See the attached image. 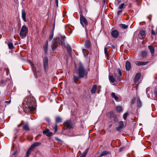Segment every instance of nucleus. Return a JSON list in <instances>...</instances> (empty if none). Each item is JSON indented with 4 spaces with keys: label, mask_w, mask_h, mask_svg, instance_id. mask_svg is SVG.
I'll return each mask as SVG.
<instances>
[{
    "label": "nucleus",
    "mask_w": 157,
    "mask_h": 157,
    "mask_svg": "<svg viewBox=\"0 0 157 157\" xmlns=\"http://www.w3.org/2000/svg\"><path fill=\"white\" fill-rule=\"evenodd\" d=\"M80 78H82L80 77L79 75H78V76H76L75 75L73 76V79L74 80V82L77 83V82L78 81L79 79Z\"/></svg>",
    "instance_id": "c85d7f7f"
},
{
    "label": "nucleus",
    "mask_w": 157,
    "mask_h": 157,
    "mask_svg": "<svg viewBox=\"0 0 157 157\" xmlns=\"http://www.w3.org/2000/svg\"><path fill=\"white\" fill-rule=\"evenodd\" d=\"M56 129H57V127H56Z\"/></svg>",
    "instance_id": "052dcab7"
},
{
    "label": "nucleus",
    "mask_w": 157,
    "mask_h": 157,
    "mask_svg": "<svg viewBox=\"0 0 157 157\" xmlns=\"http://www.w3.org/2000/svg\"><path fill=\"white\" fill-rule=\"evenodd\" d=\"M137 105L138 107H140L142 105V103L139 98H137Z\"/></svg>",
    "instance_id": "c756f323"
},
{
    "label": "nucleus",
    "mask_w": 157,
    "mask_h": 157,
    "mask_svg": "<svg viewBox=\"0 0 157 157\" xmlns=\"http://www.w3.org/2000/svg\"><path fill=\"white\" fill-rule=\"evenodd\" d=\"M141 77V74L140 73L137 74L135 78V83L138 82V81L140 78Z\"/></svg>",
    "instance_id": "412c9836"
},
{
    "label": "nucleus",
    "mask_w": 157,
    "mask_h": 157,
    "mask_svg": "<svg viewBox=\"0 0 157 157\" xmlns=\"http://www.w3.org/2000/svg\"><path fill=\"white\" fill-rule=\"evenodd\" d=\"M89 148H87L85 150V151L82 153V154L80 157H85L88 151Z\"/></svg>",
    "instance_id": "bb28decb"
},
{
    "label": "nucleus",
    "mask_w": 157,
    "mask_h": 157,
    "mask_svg": "<svg viewBox=\"0 0 157 157\" xmlns=\"http://www.w3.org/2000/svg\"><path fill=\"white\" fill-rule=\"evenodd\" d=\"M11 101L10 100H9L8 101H5V103H6L10 104L11 103Z\"/></svg>",
    "instance_id": "09e8293b"
},
{
    "label": "nucleus",
    "mask_w": 157,
    "mask_h": 157,
    "mask_svg": "<svg viewBox=\"0 0 157 157\" xmlns=\"http://www.w3.org/2000/svg\"><path fill=\"white\" fill-rule=\"evenodd\" d=\"M65 37L64 36H63L62 35L59 36L58 37L59 44L60 45H61V46L63 47L65 46V43L64 42Z\"/></svg>",
    "instance_id": "423d86ee"
},
{
    "label": "nucleus",
    "mask_w": 157,
    "mask_h": 157,
    "mask_svg": "<svg viewBox=\"0 0 157 157\" xmlns=\"http://www.w3.org/2000/svg\"><path fill=\"white\" fill-rule=\"evenodd\" d=\"M24 122L23 121H22L21 122V124H18L17 125V127H20L22 125L24 124Z\"/></svg>",
    "instance_id": "37998d69"
},
{
    "label": "nucleus",
    "mask_w": 157,
    "mask_h": 157,
    "mask_svg": "<svg viewBox=\"0 0 157 157\" xmlns=\"http://www.w3.org/2000/svg\"><path fill=\"white\" fill-rule=\"evenodd\" d=\"M148 48L149 50H150V52L153 55L155 51V49L151 45H149L148 46Z\"/></svg>",
    "instance_id": "b1692460"
},
{
    "label": "nucleus",
    "mask_w": 157,
    "mask_h": 157,
    "mask_svg": "<svg viewBox=\"0 0 157 157\" xmlns=\"http://www.w3.org/2000/svg\"><path fill=\"white\" fill-rule=\"evenodd\" d=\"M117 75V74L116 73V74H114V76H115V77H116V76Z\"/></svg>",
    "instance_id": "13d9d810"
},
{
    "label": "nucleus",
    "mask_w": 157,
    "mask_h": 157,
    "mask_svg": "<svg viewBox=\"0 0 157 157\" xmlns=\"http://www.w3.org/2000/svg\"><path fill=\"white\" fill-rule=\"evenodd\" d=\"M33 66H34V65L33 64H32V67L33 71L34 72V75H35L36 70H35V69L34 68V67H33Z\"/></svg>",
    "instance_id": "c03bdc74"
},
{
    "label": "nucleus",
    "mask_w": 157,
    "mask_h": 157,
    "mask_svg": "<svg viewBox=\"0 0 157 157\" xmlns=\"http://www.w3.org/2000/svg\"><path fill=\"white\" fill-rule=\"evenodd\" d=\"M111 35L113 37L116 38L118 36L119 33L117 30H115L112 31Z\"/></svg>",
    "instance_id": "ddd939ff"
},
{
    "label": "nucleus",
    "mask_w": 157,
    "mask_h": 157,
    "mask_svg": "<svg viewBox=\"0 0 157 157\" xmlns=\"http://www.w3.org/2000/svg\"><path fill=\"white\" fill-rule=\"evenodd\" d=\"M117 110L118 112H121L122 110L121 107L120 106H117Z\"/></svg>",
    "instance_id": "4c0bfd02"
},
{
    "label": "nucleus",
    "mask_w": 157,
    "mask_h": 157,
    "mask_svg": "<svg viewBox=\"0 0 157 157\" xmlns=\"http://www.w3.org/2000/svg\"><path fill=\"white\" fill-rule=\"evenodd\" d=\"M23 104L24 106L23 107L24 108L25 107V106L29 105H34V98L33 97L26 98L24 101Z\"/></svg>",
    "instance_id": "f03ea898"
},
{
    "label": "nucleus",
    "mask_w": 157,
    "mask_h": 157,
    "mask_svg": "<svg viewBox=\"0 0 157 157\" xmlns=\"http://www.w3.org/2000/svg\"><path fill=\"white\" fill-rule=\"evenodd\" d=\"M154 92L155 95L157 96V89H155Z\"/></svg>",
    "instance_id": "8fccbe9b"
},
{
    "label": "nucleus",
    "mask_w": 157,
    "mask_h": 157,
    "mask_svg": "<svg viewBox=\"0 0 157 157\" xmlns=\"http://www.w3.org/2000/svg\"><path fill=\"white\" fill-rule=\"evenodd\" d=\"M28 31V29L26 25H24L21 28L19 35L21 37L25 38L26 36Z\"/></svg>",
    "instance_id": "7ed1b4c3"
},
{
    "label": "nucleus",
    "mask_w": 157,
    "mask_h": 157,
    "mask_svg": "<svg viewBox=\"0 0 157 157\" xmlns=\"http://www.w3.org/2000/svg\"><path fill=\"white\" fill-rule=\"evenodd\" d=\"M128 115V113H126L124 114L123 117L124 119V120H126V119L127 118V117Z\"/></svg>",
    "instance_id": "a19ab883"
},
{
    "label": "nucleus",
    "mask_w": 157,
    "mask_h": 157,
    "mask_svg": "<svg viewBox=\"0 0 157 157\" xmlns=\"http://www.w3.org/2000/svg\"><path fill=\"white\" fill-rule=\"evenodd\" d=\"M61 121L62 119L60 117H56V123H59L61 122Z\"/></svg>",
    "instance_id": "c9c22d12"
},
{
    "label": "nucleus",
    "mask_w": 157,
    "mask_h": 157,
    "mask_svg": "<svg viewBox=\"0 0 157 157\" xmlns=\"http://www.w3.org/2000/svg\"><path fill=\"white\" fill-rule=\"evenodd\" d=\"M48 46V41L47 40L46 41L45 44L43 47V49L44 50V52L45 54H47V53Z\"/></svg>",
    "instance_id": "a211bd4d"
},
{
    "label": "nucleus",
    "mask_w": 157,
    "mask_h": 157,
    "mask_svg": "<svg viewBox=\"0 0 157 157\" xmlns=\"http://www.w3.org/2000/svg\"><path fill=\"white\" fill-rule=\"evenodd\" d=\"M53 32H52V33L50 34V36L49 37V39L50 40H51L53 38Z\"/></svg>",
    "instance_id": "58836bf2"
},
{
    "label": "nucleus",
    "mask_w": 157,
    "mask_h": 157,
    "mask_svg": "<svg viewBox=\"0 0 157 157\" xmlns=\"http://www.w3.org/2000/svg\"><path fill=\"white\" fill-rule=\"evenodd\" d=\"M52 44H53L54 43H57V42L56 41V40L55 39V38H54L53 40H52Z\"/></svg>",
    "instance_id": "a18cd8bd"
},
{
    "label": "nucleus",
    "mask_w": 157,
    "mask_h": 157,
    "mask_svg": "<svg viewBox=\"0 0 157 157\" xmlns=\"http://www.w3.org/2000/svg\"><path fill=\"white\" fill-rule=\"evenodd\" d=\"M85 46L86 48H89L90 46V42L89 41H86L85 43Z\"/></svg>",
    "instance_id": "72a5a7b5"
},
{
    "label": "nucleus",
    "mask_w": 157,
    "mask_h": 157,
    "mask_svg": "<svg viewBox=\"0 0 157 157\" xmlns=\"http://www.w3.org/2000/svg\"><path fill=\"white\" fill-rule=\"evenodd\" d=\"M23 128L25 130L27 131L29 130L30 128L28 123H26L24 125L23 127Z\"/></svg>",
    "instance_id": "6ab92c4d"
},
{
    "label": "nucleus",
    "mask_w": 157,
    "mask_h": 157,
    "mask_svg": "<svg viewBox=\"0 0 157 157\" xmlns=\"http://www.w3.org/2000/svg\"><path fill=\"white\" fill-rule=\"evenodd\" d=\"M33 149L30 147L29 148L28 150L26 153V157H29V155L31 153L32 151L33 150Z\"/></svg>",
    "instance_id": "393cba45"
},
{
    "label": "nucleus",
    "mask_w": 157,
    "mask_h": 157,
    "mask_svg": "<svg viewBox=\"0 0 157 157\" xmlns=\"http://www.w3.org/2000/svg\"><path fill=\"white\" fill-rule=\"evenodd\" d=\"M120 26L121 28L123 29H125L128 28V25L124 24H121L120 25Z\"/></svg>",
    "instance_id": "473e14b6"
},
{
    "label": "nucleus",
    "mask_w": 157,
    "mask_h": 157,
    "mask_svg": "<svg viewBox=\"0 0 157 157\" xmlns=\"http://www.w3.org/2000/svg\"><path fill=\"white\" fill-rule=\"evenodd\" d=\"M140 54L141 56L143 57H146L147 55V52L146 51H142Z\"/></svg>",
    "instance_id": "2f4dec72"
},
{
    "label": "nucleus",
    "mask_w": 157,
    "mask_h": 157,
    "mask_svg": "<svg viewBox=\"0 0 157 157\" xmlns=\"http://www.w3.org/2000/svg\"><path fill=\"white\" fill-rule=\"evenodd\" d=\"M97 88V86L96 85H94L93 86L92 89L91 90V92L92 93L94 94L95 93L96 90V89Z\"/></svg>",
    "instance_id": "cd10ccee"
},
{
    "label": "nucleus",
    "mask_w": 157,
    "mask_h": 157,
    "mask_svg": "<svg viewBox=\"0 0 157 157\" xmlns=\"http://www.w3.org/2000/svg\"><path fill=\"white\" fill-rule=\"evenodd\" d=\"M41 144V143L39 142H36L32 144L30 147L32 149H33L35 147L38 146H39Z\"/></svg>",
    "instance_id": "dca6fc26"
},
{
    "label": "nucleus",
    "mask_w": 157,
    "mask_h": 157,
    "mask_svg": "<svg viewBox=\"0 0 157 157\" xmlns=\"http://www.w3.org/2000/svg\"><path fill=\"white\" fill-rule=\"evenodd\" d=\"M146 36L145 31L142 30L140 31L139 35V37L140 39H143Z\"/></svg>",
    "instance_id": "9b49d317"
},
{
    "label": "nucleus",
    "mask_w": 157,
    "mask_h": 157,
    "mask_svg": "<svg viewBox=\"0 0 157 157\" xmlns=\"http://www.w3.org/2000/svg\"><path fill=\"white\" fill-rule=\"evenodd\" d=\"M110 154L109 151H103L100 155H99L98 157H102L103 156L106 155L108 154Z\"/></svg>",
    "instance_id": "f3484780"
},
{
    "label": "nucleus",
    "mask_w": 157,
    "mask_h": 157,
    "mask_svg": "<svg viewBox=\"0 0 157 157\" xmlns=\"http://www.w3.org/2000/svg\"><path fill=\"white\" fill-rule=\"evenodd\" d=\"M43 133L44 134H45L48 137L51 136L52 135V132H49V130L48 129H46L43 132Z\"/></svg>",
    "instance_id": "1a4fd4ad"
},
{
    "label": "nucleus",
    "mask_w": 157,
    "mask_h": 157,
    "mask_svg": "<svg viewBox=\"0 0 157 157\" xmlns=\"http://www.w3.org/2000/svg\"><path fill=\"white\" fill-rule=\"evenodd\" d=\"M135 102V100L134 99H133V100H132V101H131V103L132 104H134Z\"/></svg>",
    "instance_id": "864d4df0"
},
{
    "label": "nucleus",
    "mask_w": 157,
    "mask_h": 157,
    "mask_svg": "<svg viewBox=\"0 0 157 157\" xmlns=\"http://www.w3.org/2000/svg\"><path fill=\"white\" fill-rule=\"evenodd\" d=\"M67 52L69 53H71L72 51V49L71 47L68 45L67 46Z\"/></svg>",
    "instance_id": "f704fd0d"
},
{
    "label": "nucleus",
    "mask_w": 157,
    "mask_h": 157,
    "mask_svg": "<svg viewBox=\"0 0 157 157\" xmlns=\"http://www.w3.org/2000/svg\"><path fill=\"white\" fill-rule=\"evenodd\" d=\"M34 105H29L27 106H25V108L28 107L30 110L31 111H33L35 109V107L34 106Z\"/></svg>",
    "instance_id": "aec40b11"
},
{
    "label": "nucleus",
    "mask_w": 157,
    "mask_h": 157,
    "mask_svg": "<svg viewBox=\"0 0 157 157\" xmlns=\"http://www.w3.org/2000/svg\"><path fill=\"white\" fill-rule=\"evenodd\" d=\"M107 116L110 119L113 118L115 122H117L118 121V119L117 117V115L114 113L113 111H111L110 112L108 113Z\"/></svg>",
    "instance_id": "39448f33"
},
{
    "label": "nucleus",
    "mask_w": 157,
    "mask_h": 157,
    "mask_svg": "<svg viewBox=\"0 0 157 157\" xmlns=\"http://www.w3.org/2000/svg\"><path fill=\"white\" fill-rule=\"evenodd\" d=\"M103 2H104L105 3V0H103Z\"/></svg>",
    "instance_id": "bf43d9fd"
},
{
    "label": "nucleus",
    "mask_w": 157,
    "mask_h": 157,
    "mask_svg": "<svg viewBox=\"0 0 157 157\" xmlns=\"http://www.w3.org/2000/svg\"><path fill=\"white\" fill-rule=\"evenodd\" d=\"M117 80L120 81V76H118L117 78Z\"/></svg>",
    "instance_id": "603ef678"
},
{
    "label": "nucleus",
    "mask_w": 157,
    "mask_h": 157,
    "mask_svg": "<svg viewBox=\"0 0 157 157\" xmlns=\"http://www.w3.org/2000/svg\"><path fill=\"white\" fill-rule=\"evenodd\" d=\"M122 12V10H118L117 12V14L118 15V16H119L120 14L121 13V12Z\"/></svg>",
    "instance_id": "de8ad7c7"
},
{
    "label": "nucleus",
    "mask_w": 157,
    "mask_h": 157,
    "mask_svg": "<svg viewBox=\"0 0 157 157\" xmlns=\"http://www.w3.org/2000/svg\"><path fill=\"white\" fill-rule=\"evenodd\" d=\"M1 82H2V83H3L4 84H5V83L3 81H2Z\"/></svg>",
    "instance_id": "6e6d98bb"
},
{
    "label": "nucleus",
    "mask_w": 157,
    "mask_h": 157,
    "mask_svg": "<svg viewBox=\"0 0 157 157\" xmlns=\"http://www.w3.org/2000/svg\"><path fill=\"white\" fill-rule=\"evenodd\" d=\"M147 63L148 62H145L139 61H137L135 62V64L138 66L145 65H146Z\"/></svg>",
    "instance_id": "9d476101"
},
{
    "label": "nucleus",
    "mask_w": 157,
    "mask_h": 157,
    "mask_svg": "<svg viewBox=\"0 0 157 157\" xmlns=\"http://www.w3.org/2000/svg\"><path fill=\"white\" fill-rule=\"evenodd\" d=\"M125 68L126 70L129 71L131 68V64L130 62L127 61L125 64Z\"/></svg>",
    "instance_id": "4468645a"
},
{
    "label": "nucleus",
    "mask_w": 157,
    "mask_h": 157,
    "mask_svg": "<svg viewBox=\"0 0 157 157\" xmlns=\"http://www.w3.org/2000/svg\"><path fill=\"white\" fill-rule=\"evenodd\" d=\"M124 6V4L123 3L121 4V5L119 6L118 7L119 9H122Z\"/></svg>",
    "instance_id": "79ce46f5"
},
{
    "label": "nucleus",
    "mask_w": 157,
    "mask_h": 157,
    "mask_svg": "<svg viewBox=\"0 0 157 157\" xmlns=\"http://www.w3.org/2000/svg\"><path fill=\"white\" fill-rule=\"evenodd\" d=\"M77 73L80 78H83L88 74V72L86 69H84L83 65L81 63H79L78 68L77 70Z\"/></svg>",
    "instance_id": "f257e3e1"
},
{
    "label": "nucleus",
    "mask_w": 157,
    "mask_h": 157,
    "mask_svg": "<svg viewBox=\"0 0 157 157\" xmlns=\"http://www.w3.org/2000/svg\"><path fill=\"white\" fill-rule=\"evenodd\" d=\"M55 2L56 4V5L57 7H58V0H55Z\"/></svg>",
    "instance_id": "3c124183"
},
{
    "label": "nucleus",
    "mask_w": 157,
    "mask_h": 157,
    "mask_svg": "<svg viewBox=\"0 0 157 157\" xmlns=\"http://www.w3.org/2000/svg\"><path fill=\"white\" fill-rule=\"evenodd\" d=\"M156 33H155V31L153 29H152L151 30V34L154 35H155L156 34H157V27H156Z\"/></svg>",
    "instance_id": "ea45409f"
},
{
    "label": "nucleus",
    "mask_w": 157,
    "mask_h": 157,
    "mask_svg": "<svg viewBox=\"0 0 157 157\" xmlns=\"http://www.w3.org/2000/svg\"><path fill=\"white\" fill-rule=\"evenodd\" d=\"M109 79L110 82L113 83L115 82V79L113 75H109Z\"/></svg>",
    "instance_id": "5701e85b"
},
{
    "label": "nucleus",
    "mask_w": 157,
    "mask_h": 157,
    "mask_svg": "<svg viewBox=\"0 0 157 157\" xmlns=\"http://www.w3.org/2000/svg\"><path fill=\"white\" fill-rule=\"evenodd\" d=\"M111 47H112V48H113V49H114L115 48V46L113 45H112Z\"/></svg>",
    "instance_id": "5fc2aeb1"
},
{
    "label": "nucleus",
    "mask_w": 157,
    "mask_h": 157,
    "mask_svg": "<svg viewBox=\"0 0 157 157\" xmlns=\"http://www.w3.org/2000/svg\"><path fill=\"white\" fill-rule=\"evenodd\" d=\"M58 46L57 43H55L53 44H52L51 47L52 51H54L55 50Z\"/></svg>",
    "instance_id": "4be33fe9"
},
{
    "label": "nucleus",
    "mask_w": 157,
    "mask_h": 157,
    "mask_svg": "<svg viewBox=\"0 0 157 157\" xmlns=\"http://www.w3.org/2000/svg\"><path fill=\"white\" fill-rule=\"evenodd\" d=\"M8 46L9 49H13L15 48V47L13 46V43L11 42H9L8 43Z\"/></svg>",
    "instance_id": "a878e982"
},
{
    "label": "nucleus",
    "mask_w": 157,
    "mask_h": 157,
    "mask_svg": "<svg viewBox=\"0 0 157 157\" xmlns=\"http://www.w3.org/2000/svg\"><path fill=\"white\" fill-rule=\"evenodd\" d=\"M111 96L112 98H114L117 101L118 100V97L115 95L114 93L113 92L112 93Z\"/></svg>",
    "instance_id": "7c9ffc66"
},
{
    "label": "nucleus",
    "mask_w": 157,
    "mask_h": 157,
    "mask_svg": "<svg viewBox=\"0 0 157 157\" xmlns=\"http://www.w3.org/2000/svg\"><path fill=\"white\" fill-rule=\"evenodd\" d=\"M22 17L23 21L25 22H26V13L24 9H23L22 10Z\"/></svg>",
    "instance_id": "2eb2a0df"
},
{
    "label": "nucleus",
    "mask_w": 157,
    "mask_h": 157,
    "mask_svg": "<svg viewBox=\"0 0 157 157\" xmlns=\"http://www.w3.org/2000/svg\"><path fill=\"white\" fill-rule=\"evenodd\" d=\"M65 126L67 127V128H71L73 127V124L71 120H68L65 121L64 124Z\"/></svg>",
    "instance_id": "6e6552de"
},
{
    "label": "nucleus",
    "mask_w": 157,
    "mask_h": 157,
    "mask_svg": "<svg viewBox=\"0 0 157 157\" xmlns=\"http://www.w3.org/2000/svg\"><path fill=\"white\" fill-rule=\"evenodd\" d=\"M108 48L107 47H105L104 48V52L106 56H109L108 51Z\"/></svg>",
    "instance_id": "e433bc0d"
},
{
    "label": "nucleus",
    "mask_w": 157,
    "mask_h": 157,
    "mask_svg": "<svg viewBox=\"0 0 157 157\" xmlns=\"http://www.w3.org/2000/svg\"><path fill=\"white\" fill-rule=\"evenodd\" d=\"M43 66L45 71H46L48 67V59L47 57H45L43 59Z\"/></svg>",
    "instance_id": "0eeeda50"
},
{
    "label": "nucleus",
    "mask_w": 157,
    "mask_h": 157,
    "mask_svg": "<svg viewBox=\"0 0 157 157\" xmlns=\"http://www.w3.org/2000/svg\"><path fill=\"white\" fill-rule=\"evenodd\" d=\"M80 19L81 24L83 27L86 26L88 25V22L86 19L83 16L82 13L80 14Z\"/></svg>",
    "instance_id": "20e7f679"
},
{
    "label": "nucleus",
    "mask_w": 157,
    "mask_h": 157,
    "mask_svg": "<svg viewBox=\"0 0 157 157\" xmlns=\"http://www.w3.org/2000/svg\"><path fill=\"white\" fill-rule=\"evenodd\" d=\"M118 124L119 126L116 128V129L118 131H120L123 128L124 124L123 122L122 121H120L119 122Z\"/></svg>",
    "instance_id": "f8f14e48"
},
{
    "label": "nucleus",
    "mask_w": 157,
    "mask_h": 157,
    "mask_svg": "<svg viewBox=\"0 0 157 157\" xmlns=\"http://www.w3.org/2000/svg\"><path fill=\"white\" fill-rule=\"evenodd\" d=\"M118 72L119 74H120V75L121 76V70L120 69H118Z\"/></svg>",
    "instance_id": "49530a36"
},
{
    "label": "nucleus",
    "mask_w": 157,
    "mask_h": 157,
    "mask_svg": "<svg viewBox=\"0 0 157 157\" xmlns=\"http://www.w3.org/2000/svg\"><path fill=\"white\" fill-rule=\"evenodd\" d=\"M147 18L149 19L150 21H151V19H150L149 16H147Z\"/></svg>",
    "instance_id": "4d7b16f0"
}]
</instances>
